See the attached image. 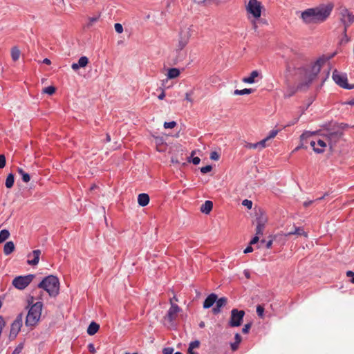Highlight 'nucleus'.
<instances>
[{
    "label": "nucleus",
    "instance_id": "38",
    "mask_svg": "<svg viewBox=\"0 0 354 354\" xmlns=\"http://www.w3.org/2000/svg\"><path fill=\"white\" fill-rule=\"evenodd\" d=\"M199 346H200L199 341H198V340L193 341L189 344L188 350L193 351L194 348H198Z\"/></svg>",
    "mask_w": 354,
    "mask_h": 354
},
{
    "label": "nucleus",
    "instance_id": "56",
    "mask_svg": "<svg viewBox=\"0 0 354 354\" xmlns=\"http://www.w3.org/2000/svg\"><path fill=\"white\" fill-rule=\"evenodd\" d=\"M253 251V248L252 245H248L243 251L245 254L252 252Z\"/></svg>",
    "mask_w": 354,
    "mask_h": 354
},
{
    "label": "nucleus",
    "instance_id": "40",
    "mask_svg": "<svg viewBox=\"0 0 354 354\" xmlns=\"http://www.w3.org/2000/svg\"><path fill=\"white\" fill-rule=\"evenodd\" d=\"M314 133H315V132H310V131H306V132L303 133L300 136L301 141L303 142L304 140L307 139L308 138H309Z\"/></svg>",
    "mask_w": 354,
    "mask_h": 354
},
{
    "label": "nucleus",
    "instance_id": "41",
    "mask_svg": "<svg viewBox=\"0 0 354 354\" xmlns=\"http://www.w3.org/2000/svg\"><path fill=\"white\" fill-rule=\"evenodd\" d=\"M99 17H100V15L96 16V17H89L88 18V23L87 26L88 27L92 26L94 23H95L96 21H98Z\"/></svg>",
    "mask_w": 354,
    "mask_h": 354
},
{
    "label": "nucleus",
    "instance_id": "57",
    "mask_svg": "<svg viewBox=\"0 0 354 354\" xmlns=\"http://www.w3.org/2000/svg\"><path fill=\"white\" fill-rule=\"evenodd\" d=\"M192 161L194 165H197L200 163L201 159L198 157H194L192 158Z\"/></svg>",
    "mask_w": 354,
    "mask_h": 354
},
{
    "label": "nucleus",
    "instance_id": "34",
    "mask_svg": "<svg viewBox=\"0 0 354 354\" xmlns=\"http://www.w3.org/2000/svg\"><path fill=\"white\" fill-rule=\"evenodd\" d=\"M252 92V88H244L242 90L236 89L234 90L233 94L234 95H248L250 94Z\"/></svg>",
    "mask_w": 354,
    "mask_h": 354
},
{
    "label": "nucleus",
    "instance_id": "64",
    "mask_svg": "<svg viewBox=\"0 0 354 354\" xmlns=\"http://www.w3.org/2000/svg\"><path fill=\"white\" fill-rule=\"evenodd\" d=\"M188 354H198L196 352H194V351L188 350Z\"/></svg>",
    "mask_w": 354,
    "mask_h": 354
},
{
    "label": "nucleus",
    "instance_id": "18",
    "mask_svg": "<svg viewBox=\"0 0 354 354\" xmlns=\"http://www.w3.org/2000/svg\"><path fill=\"white\" fill-rule=\"evenodd\" d=\"M227 301V300L225 297L217 298L215 302L216 305L212 308L213 313L215 315L221 312V308L226 305Z\"/></svg>",
    "mask_w": 354,
    "mask_h": 354
},
{
    "label": "nucleus",
    "instance_id": "60",
    "mask_svg": "<svg viewBox=\"0 0 354 354\" xmlns=\"http://www.w3.org/2000/svg\"><path fill=\"white\" fill-rule=\"evenodd\" d=\"M165 97V93L163 89H162L161 93L158 96L159 100H163Z\"/></svg>",
    "mask_w": 354,
    "mask_h": 354
},
{
    "label": "nucleus",
    "instance_id": "33",
    "mask_svg": "<svg viewBox=\"0 0 354 354\" xmlns=\"http://www.w3.org/2000/svg\"><path fill=\"white\" fill-rule=\"evenodd\" d=\"M265 229V224L264 223H258V225L256 227V234L255 235L258 236H261L263 234V231Z\"/></svg>",
    "mask_w": 354,
    "mask_h": 354
},
{
    "label": "nucleus",
    "instance_id": "16",
    "mask_svg": "<svg viewBox=\"0 0 354 354\" xmlns=\"http://www.w3.org/2000/svg\"><path fill=\"white\" fill-rule=\"evenodd\" d=\"M41 251L39 249L33 250L27 255V263L30 266H37L39 261Z\"/></svg>",
    "mask_w": 354,
    "mask_h": 354
},
{
    "label": "nucleus",
    "instance_id": "58",
    "mask_svg": "<svg viewBox=\"0 0 354 354\" xmlns=\"http://www.w3.org/2000/svg\"><path fill=\"white\" fill-rule=\"evenodd\" d=\"M193 93V92H191V93H186L185 94V100L190 102H193V100L190 97L191 95Z\"/></svg>",
    "mask_w": 354,
    "mask_h": 354
},
{
    "label": "nucleus",
    "instance_id": "37",
    "mask_svg": "<svg viewBox=\"0 0 354 354\" xmlns=\"http://www.w3.org/2000/svg\"><path fill=\"white\" fill-rule=\"evenodd\" d=\"M55 88L53 86H50L48 87H46L43 89V93H47L48 95H53L55 92Z\"/></svg>",
    "mask_w": 354,
    "mask_h": 354
},
{
    "label": "nucleus",
    "instance_id": "23",
    "mask_svg": "<svg viewBox=\"0 0 354 354\" xmlns=\"http://www.w3.org/2000/svg\"><path fill=\"white\" fill-rule=\"evenodd\" d=\"M100 325L94 322H92L87 328V333L90 335H93L98 331Z\"/></svg>",
    "mask_w": 354,
    "mask_h": 354
},
{
    "label": "nucleus",
    "instance_id": "63",
    "mask_svg": "<svg viewBox=\"0 0 354 354\" xmlns=\"http://www.w3.org/2000/svg\"><path fill=\"white\" fill-rule=\"evenodd\" d=\"M43 62H44V64H48V65L50 64V63H51L50 60L49 59H48V58H45V59L43 60Z\"/></svg>",
    "mask_w": 354,
    "mask_h": 354
},
{
    "label": "nucleus",
    "instance_id": "50",
    "mask_svg": "<svg viewBox=\"0 0 354 354\" xmlns=\"http://www.w3.org/2000/svg\"><path fill=\"white\" fill-rule=\"evenodd\" d=\"M220 156L216 151H212L210 153V158L213 160H218Z\"/></svg>",
    "mask_w": 354,
    "mask_h": 354
},
{
    "label": "nucleus",
    "instance_id": "27",
    "mask_svg": "<svg viewBox=\"0 0 354 354\" xmlns=\"http://www.w3.org/2000/svg\"><path fill=\"white\" fill-rule=\"evenodd\" d=\"M21 52L19 49L15 46L12 48L11 49V57L13 61L16 62L17 61L20 57Z\"/></svg>",
    "mask_w": 354,
    "mask_h": 354
},
{
    "label": "nucleus",
    "instance_id": "59",
    "mask_svg": "<svg viewBox=\"0 0 354 354\" xmlns=\"http://www.w3.org/2000/svg\"><path fill=\"white\" fill-rule=\"evenodd\" d=\"M171 161L172 163L180 164V161L176 157H172Z\"/></svg>",
    "mask_w": 354,
    "mask_h": 354
},
{
    "label": "nucleus",
    "instance_id": "45",
    "mask_svg": "<svg viewBox=\"0 0 354 354\" xmlns=\"http://www.w3.org/2000/svg\"><path fill=\"white\" fill-rule=\"evenodd\" d=\"M6 163V157L3 154L0 155V169L5 167Z\"/></svg>",
    "mask_w": 354,
    "mask_h": 354
},
{
    "label": "nucleus",
    "instance_id": "61",
    "mask_svg": "<svg viewBox=\"0 0 354 354\" xmlns=\"http://www.w3.org/2000/svg\"><path fill=\"white\" fill-rule=\"evenodd\" d=\"M272 245V240H270L266 243V248H270Z\"/></svg>",
    "mask_w": 354,
    "mask_h": 354
},
{
    "label": "nucleus",
    "instance_id": "47",
    "mask_svg": "<svg viewBox=\"0 0 354 354\" xmlns=\"http://www.w3.org/2000/svg\"><path fill=\"white\" fill-rule=\"evenodd\" d=\"M212 169V167L211 165H207L205 167H203L201 168V171L203 173V174H206L207 172H209L211 171Z\"/></svg>",
    "mask_w": 354,
    "mask_h": 354
},
{
    "label": "nucleus",
    "instance_id": "36",
    "mask_svg": "<svg viewBox=\"0 0 354 354\" xmlns=\"http://www.w3.org/2000/svg\"><path fill=\"white\" fill-rule=\"evenodd\" d=\"M269 140H267V138L263 139L262 140L259 141L257 142V145H258V149L259 150H261L264 148H266L268 145V142Z\"/></svg>",
    "mask_w": 354,
    "mask_h": 354
},
{
    "label": "nucleus",
    "instance_id": "25",
    "mask_svg": "<svg viewBox=\"0 0 354 354\" xmlns=\"http://www.w3.org/2000/svg\"><path fill=\"white\" fill-rule=\"evenodd\" d=\"M15 250V245L12 241L7 242L3 247V252L6 255L10 254Z\"/></svg>",
    "mask_w": 354,
    "mask_h": 354
},
{
    "label": "nucleus",
    "instance_id": "29",
    "mask_svg": "<svg viewBox=\"0 0 354 354\" xmlns=\"http://www.w3.org/2000/svg\"><path fill=\"white\" fill-rule=\"evenodd\" d=\"M235 342L231 344V348L232 351H236L240 342H241V337L239 333H236L234 336Z\"/></svg>",
    "mask_w": 354,
    "mask_h": 354
},
{
    "label": "nucleus",
    "instance_id": "28",
    "mask_svg": "<svg viewBox=\"0 0 354 354\" xmlns=\"http://www.w3.org/2000/svg\"><path fill=\"white\" fill-rule=\"evenodd\" d=\"M15 183V176L12 174H9L6 179V187L8 189L12 187Z\"/></svg>",
    "mask_w": 354,
    "mask_h": 354
},
{
    "label": "nucleus",
    "instance_id": "62",
    "mask_svg": "<svg viewBox=\"0 0 354 354\" xmlns=\"http://www.w3.org/2000/svg\"><path fill=\"white\" fill-rule=\"evenodd\" d=\"M243 273H244V275L245 276V277H246L247 279H250V272H249L248 270H244V272H243Z\"/></svg>",
    "mask_w": 354,
    "mask_h": 354
},
{
    "label": "nucleus",
    "instance_id": "55",
    "mask_svg": "<svg viewBox=\"0 0 354 354\" xmlns=\"http://www.w3.org/2000/svg\"><path fill=\"white\" fill-rule=\"evenodd\" d=\"M88 349L91 353H95L96 352L94 345L91 343L88 345Z\"/></svg>",
    "mask_w": 354,
    "mask_h": 354
},
{
    "label": "nucleus",
    "instance_id": "21",
    "mask_svg": "<svg viewBox=\"0 0 354 354\" xmlns=\"http://www.w3.org/2000/svg\"><path fill=\"white\" fill-rule=\"evenodd\" d=\"M138 203L142 207L147 205L149 203V196L145 193L140 194L138 196Z\"/></svg>",
    "mask_w": 354,
    "mask_h": 354
},
{
    "label": "nucleus",
    "instance_id": "4",
    "mask_svg": "<svg viewBox=\"0 0 354 354\" xmlns=\"http://www.w3.org/2000/svg\"><path fill=\"white\" fill-rule=\"evenodd\" d=\"M325 62L326 59L324 58H319L312 66L311 71L301 68L299 69L300 75L307 78L305 86L310 84L312 82L320 71V68L324 64Z\"/></svg>",
    "mask_w": 354,
    "mask_h": 354
},
{
    "label": "nucleus",
    "instance_id": "31",
    "mask_svg": "<svg viewBox=\"0 0 354 354\" xmlns=\"http://www.w3.org/2000/svg\"><path fill=\"white\" fill-rule=\"evenodd\" d=\"M323 198H324V196L317 198L314 200H307L303 203V206L306 208V207H309L310 205H316L320 201H322Z\"/></svg>",
    "mask_w": 354,
    "mask_h": 354
},
{
    "label": "nucleus",
    "instance_id": "2",
    "mask_svg": "<svg viewBox=\"0 0 354 354\" xmlns=\"http://www.w3.org/2000/svg\"><path fill=\"white\" fill-rule=\"evenodd\" d=\"M42 307L41 301H37L30 306L26 317V326L34 327L37 324L41 317Z\"/></svg>",
    "mask_w": 354,
    "mask_h": 354
},
{
    "label": "nucleus",
    "instance_id": "1",
    "mask_svg": "<svg viewBox=\"0 0 354 354\" xmlns=\"http://www.w3.org/2000/svg\"><path fill=\"white\" fill-rule=\"evenodd\" d=\"M333 5H320L303 11L301 17L306 24L321 23L324 21L330 15Z\"/></svg>",
    "mask_w": 354,
    "mask_h": 354
},
{
    "label": "nucleus",
    "instance_id": "52",
    "mask_svg": "<svg viewBox=\"0 0 354 354\" xmlns=\"http://www.w3.org/2000/svg\"><path fill=\"white\" fill-rule=\"evenodd\" d=\"M346 276L351 278L350 281L354 283V272L351 270H348L346 272Z\"/></svg>",
    "mask_w": 354,
    "mask_h": 354
},
{
    "label": "nucleus",
    "instance_id": "6",
    "mask_svg": "<svg viewBox=\"0 0 354 354\" xmlns=\"http://www.w3.org/2000/svg\"><path fill=\"white\" fill-rule=\"evenodd\" d=\"M35 275L30 274L15 277L12 281V286L18 290H24L34 279Z\"/></svg>",
    "mask_w": 354,
    "mask_h": 354
},
{
    "label": "nucleus",
    "instance_id": "19",
    "mask_svg": "<svg viewBox=\"0 0 354 354\" xmlns=\"http://www.w3.org/2000/svg\"><path fill=\"white\" fill-rule=\"evenodd\" d=\"M217 295L214 293H212L207 296L203 302V308H209L212 307L217 299Z\"/></svg>",
    "mask_w": 354,
    "mask_h": 354
},
{
    "label": "nucleus",
    "instance_id": "10",
    "mask_svg": "<svg viewBox=\"0 0 354 354\" xmlns=\"http://www.w3.org/2000/svg\"><path fill=\"white\" fill-rule=\"evenodd\" d=\"M245 312L243 310H239L234 308L231 310L230 319L229 325L231 327H238L241 325Z\"/></svg>",
    "mask_w": 354,
    "mask_h": 354
},
{
    "label": "nucleus",
    "instance_id": "17",
    "mask_svg": "<svg viewBox=\"0 0 354 354\" xmlns=\"http://www.w3.org/2000/svg\"><path fill=\"white\" fill-rule=\"evenodd\" d=\"M88 63V59L86 56L81 57L77 63H73L71 68L74 71L78 70L80 68H84Z\"/></svg>",
    "mask_w": 354,
    "mask_h": 354
},
{
    "label": "nucleus",
    "instance_id": "30",
    "mask_svg": "<svg viewBox=\"0 0 354 354\" xmlns=\"http://www.w3.org/2000/svg\"><path fill=\"white\" fill-rule=\"evenodd\" d=\"M256 215L258 216L257 218L258 221H266L268 220V217L266 216L265 212L260 208L256 211Z\"/></svg>",
    "mask_w": 354,
    "mask_h": 354
},
{
    "label": "nucleus",
    "instance_id": "22",
    "mask_svg": "<svg viewBox=\"0 0 354 354\" xmlns=\"http://www.w3.org/2000/svg\"><path fill=\"white\" fill-rule=\"evenodd\" d=\"M259 75V73L257 71H253L249 77H243L242 81L244 83L248 84H253L255 82V78Z\"/></svg>",
    "mask_w": 354,
    "mask_h": 354
},
{
    "label": "nucleus",
    "instance_id": "26",
    "mask_svg": "<svg viewBox=\"0 0 354 354\" xmlns=\"http://www.w3.org/2000/svg\"><path fill=\"white\" fill-rule=\"evenodd\" d=\"M180 71L176 68H171L168 70L167 77L169 79H174L180 75Z\"/></svg>",
    "mask_w": 354,
    "mask_h": 354
},
{
    "label": "nucleus",
    "instance_id": "9",
    "mask_svg": "<svg viewBox=\"0 0 354 354\" xmlns=\"http://www.w3.org/2000/svg\"><path fill=\"white\" fill-rule=\"evenodd\" d=\"M298 75H299V82L297 85V88L294 87H289L286 92L284 93L285 97H290L292 95H293L297 91H302L305 90L306 88L308 87L309 84L305 86L306 82L307 81V78L300 75L299 70L298 71Z\"/></svg>",
    "mask_w": 354,
    "mask_h": 354
},
{
    "label": "nucleus",
    "instance_id": "11",
    "mask_svg": "<svg viewBox=\"0 0 354 354\" xmlns=\"http://www.w3.org/2000/svg\"><path fill=\"white\" fill-rule=\"evenodd\" d=\"M192 32L193 30L192 26L185 27L181 30L178 44V48L179 50H182L185 47L192 35Z\"/></svg>",
    "mask_w": 354,
    "mask_h": 354
},
{
    "label": "nucleus",
    "instance_id": "48",
    "mask_svg": "<svg viewBox=\"0 0 354 354\" xmlns=\"http://www.w3.org/2000/svg\"><path fill=\"white\" fill-rule=\"evenodd\" d=\"M245 147L248 149H258V145H257V143H250V142H247L245 145Z\"/></svg>",
    "mask_w": 354,
    "mask_h": 354
},
{
    "label": "nucleus",
    "instance_id": "35",
    "mask_svg": "<svg viewBox=\"0 0 354 354\" xmlns=\"http://www.w3.org/2000/svg\"><path fill=\"white\" fill-rule=\"evenodd\" d=\"M10 236V233L7 230H2L0 232V243L4 242Z\"/></svg>",
    "mask_w": 354,
    "mask_h": 354
},
{
    "label": "nucleus",
    "instance_id": "13",
    "mask_svg": "<svg viewBox=\"0 0 354 354\" xmlns=\"http://www.w3.org/2000/svg\"><path fill=\"white\" fill-rule=\"evenodd\" d=\"M340 19L344 26V32H346L347 28L354 21V15L350 12L347 9L344 8L340 12Z\"/></svg>",
    "mask_w": 354,
    "mask_h": 354
},
{
    "label": "nucleus",
    "instance_id": "43",
    "mask_svg": "<svg viewBox=\"0 0 354 354\" xmlns=\"http://www.w3.org/2000/svg\"><path fill=\"white\" fill-rule=\"evenodd\" d=\"M263 313H264V308L261 305H258L257 306V313L258 316L262 318L263 317Z\"/></svg>",
    "mask_w": 354,
    "mask_h": 354
},
{
    "label": "nucleus",
    "instance_id": "8",
    "mask_svg": "<svg viewBox=\"0 0 354 354\" xmlns=\"http://www.w3.org/2000/svg\"><path fill=\"white\" fill-rule=\"evenodd\" d=\"M261 3L257 0H250L246 6V10L255 19H258L261 15Z\"/></svg>",
    "mask_w": 354,
    "mask_h": 354
},
{
    "label": "nucleus",
    "instance_id": "39",
    "mask_svg": "<svg viewBox=\"0 0 354 354\" xmlns=\"http://www.w3.org/2000/svg\"><path fill=\"white\" fill-rule=\"evenodd\" d=\"M278 133H279V130H277V129H273V130L270 131L269 132V135L266 137L267 140H268L270 141L271 139L274 138L277 135Z\"/></svg>",
    "mask_w": 354,
    "mask_h": 354
},
{
    "label": "nucleus",
    "instance_id": "15",
    "mask_svg": "<svg viewBox=\"0 0 354 354\" xmlns=\"http://www.w3.org/2000/svg\"><path fill=\"white\" fill-rule=\"evenodd\" d=\"M326 140L324 139H318L317 141L311 140L310 142V146L313 148V150L317 153H321L324 151L326 147Z\"/></svg>",
    "mask_w": 354,
    "mask_h": 354
},
{
    "label": "nucleus",
    "instance_id": "49",
    "mask_svg": "<svg viewBox=\"0 0 354 354\" xmlns=\"http://www.w3.org/2000/svg\"><path fill=\"white\" fill-rule=\"evenodd\" d=\"M115 30L118 33H122L123 32V27L120 24L116 23L114 26Z\"/></svg>",
    "mask_w": 354,
    "mask_h": 354
},
{
    "label": "nucleus",
    "instance_id": "24",
    "mask_svg": "<svg viewBox=\"0 0 354 354\" xmlns=\"http://www.w3.org/2000/svg\"><path fill=\"white\" fill-rule=\"evenodd\" d=\"M213 203L210 201H206L201 207V211L203 213L208 214L212 209Z\"/></svg>",
    "mask_w": 354,
    "mask_h": 354
},
{
    "label": "nucleus",
    "instance_id": "53",
    "mask_svg": "<svg viewBox=\"0 0 354 354\" xmlns=\"http://www.w3.org/2000/svg\"><path fill=\"white\" fill-rule=\"evenodd\" d=\"M252 324L249 323L245 324L242 328V332L245 334L248 333L251 328Z\"/></svg>",
    "mask_w": 354,
    "mask_h": 354
},
{
    "label": "nucleus",
    "instance_id": "42",
    "mask_svg": "<svg viewBox=\"0 0 354 354\" xmlns=\"http://www.w3.org/2000/svg\"><path fill=\"white\" fill-rule=\"evenodd\" d=\"M176 126V122H174V121H171V122H165L164 123V127L165 129H173Z\"/></svg>",
    "mask_w": 354,
    "mask_h": 354
},
{
    "label": "nucleus",
    "instance_id": "20",
    "mask_svg": "<svg viewBox=\"0 0 354 354\" xmlns=\"http://www.w3.org/2000/svg\"><path fill=\"white\" fill-rule=\"evenodd\" d=\"M294 230L288 231L284 234L285 236H290L292 234L298 235V236H304L305 237L307 236V233L304 231L302 227H295L294 226Z\"/></svg>",
    "mask_w": 354,
    "mask_h": 354
},
{
    "label": "nucleus",
    "instance_id": "7",
    "mask_svg": "<svg viewBox=\"0 0 354 354\" xmlns=\"http://www.w3.org/2000/svg\"><path fill=\"white\" fill-rule=\"evenodd\" d=\"M333 80L334 82L341 86L342 88L346 89H353L354 88V85H350L348 84L347 75L345 73H341L337 70H335L333 73L332 75Z\"/></svg>",
    "mask_w": 354,
    "mask_h": 354
},
{
    "label": "nucleus",
    "instance_id": "44",
    "mask_svg": "<svg viewBox=\"0 0 354 354\" xmlns=\"http://www.w3.org/2000/svg\"><path fill=\"white\" fill-rule=\"evenodd\" d=\"M24 348V344H19L13 351L12 354H19Z\"/></svg>",
    "mask_w": 354,
    "mask_h": 354
},
{
    "label": "nucleus",
    "instance_id": "51",
    "mask_svg": "<svg viewBox=\"0 0 354 354\" xmlns=\"http://www.w3.org/2000/svg\"><path fill=\"white\" fill-rule=\"evenodd\" d=\"M174 348L171 347L165 348L162 350L163 354H174Z\"/></svg>",
    "mask_w": 354,
    "mask_h": 354
},
{
    "label": "nucleus",
    "instance_id": "14",
    "mask_svg": "<svg viewBox=\"0 0 354 354\" xmlns=\"http://www.w3.org/2000/svg\"><path fill=\"white\" fill-rule=\"evenodd\" d=\"M23 319H24V316L21 313L17 317L16 319L13 322V323L11 325V328H10V337L15 338L17 337V334L19 333V332L22 326Z\"/></svg>",
    "mask_w": 354,
    "mask_h": 354
},
{
    "label": "nucleus",
    "instance_id": "3",
    "mask_svg": "<svg viewBox=\"0 0 354 354\" xmlns=\"http://www.w3.org/2000/svg\"><path fill=\"white\" fill-rule=\"evenodd\" d=\"M38 287L46 290L50 296L55 297L59 293V281L57 277L50 275L45 277L39 283Z\"/></svg>",
    "mask_w": 354,
    "mask_h": 354
},
{
    "label": "nucleus",
    "instance_id": "12",
    "mask_svg": "<svg viewBox=\"0 0 354 354\" xmlns=\"http://www.w3.org/2000/svg\"><path fill=\"white\" fill-rule=\"evenodd\" d=\"M343 135L342 131H335L328 132L323 135V138L328 142V145L332 148L340 140Z\"/></svg>",
    "mask_w": 354,
    "mask_h": 354
},
{
    "label": "nucleus",
    "instance_id": "54",
    "mask_svg": "<svg viewBox=\"0 0 354 354\" xmlns=\"http://www.w3.org/2000/svg\"><path fill=\"white\" fill-rule=\"evenodd\" d=\"M259 239H260L259 236L255 235L252 239V240L250 241V245H254V244L257 243L259 241Z\"/></svg>",
    "mask_w": 354,
    "mask_h": 354
},
{
    "label": "nucleus",
    "instance_id": "46",
    "mask_svg": "<svg viewBox=\"0 0 354 354\" xmlns=\"http://www.w3.org/2000/svg\"><path fill=\"white\" fill-rule=\"evenodd\" d=\"M242 205L245 207H247L248 209H251L252 206V201L245 199L242 201Z\"/></svg>",
    "mask_w": 354,
    "mask_h": 354
},
{
    "label": "nucleus",
    "instance_id": "5",
    "mask_svg": "<svg viewBox=\"0 0 354 354\" xmlns=\"http://www.w3.org/2000/svg\"><path fill=\"white\" fill-rule=\"evenodd\" d=\"M170 308L166 315L164 317L165 324L168 326H174V322L176 320L178 313L181 308L176 304L172 302V299H169Z\"/></svg>",
    "mask_w": 354,
    "mask_h": 354
},
{
    "label": "nucleus",
    "instance_id": "32",
    "mask_svg": "<svg viewBox=\"0 0 354 354\" xmlns=\"http://www.w3.org/2000/svg\"><path fill=\"white\" fill-rule=\"evenodd\" d=\"M18 173L21 176L22 180L24 183H28L30 180V175L28 173H26L23 169L18 168Z\"/></svg>",
    "mask_w": 354,
    "mask_h": 354
}]
</instances>
